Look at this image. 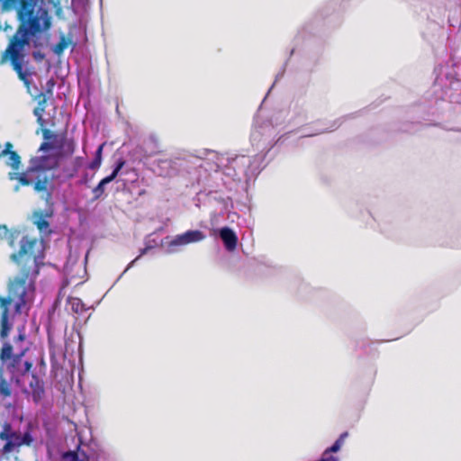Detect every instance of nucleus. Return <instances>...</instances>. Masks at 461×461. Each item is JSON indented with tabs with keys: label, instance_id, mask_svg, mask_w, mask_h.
<instances>
[{
	"label": "nucleus",
	"instance_id": "obj_14",
	"mask_svg": "<svg viewBox=\"0 0 461 461\" xmlns=\"http://www.w3.org/2000/svg\"><path fill=\"white\" fill-rule=\"evenodd\" d=\"M68 304L72 312L77 314H82L86 311V307L81 299L77 297H70L68 299Z\"/></svg>",
	"mask_w": 461,
	"mask_h": 461
},
{
	"label": "nucleus",
	"instance_id": "obj_28",
	"mask_svg": "<svg viewBox=\"0 0 461 461\" xmlns=\"http://www.w3.org/2000/svg\"><path fill=\"white\" fill-rule=\"evenodd\" d=\"M32 366V363L29 361L24 362V370L22 372L23 375H25L26 373H28Z\"/></svg>",
	"mask_w": 461,
	"mask_h": 461
},
{
	"label": "nucleus",
	"instance_id": "obj_15",
	"mask_svg": "<svg viewBox=\"0 0 461 461\" xmlns=\"http://www.w3.org/2000/svg\"><path fill=\"white\" fill-rule=\"evenodd\" d=\"M77 169L69 161H68L62 166L61 174L57 177L62 176L66 179H70L73 178L77 174Z\"/></svg>",
	"mask_w": 461,
	"mask_h": 461
},
{
	"label": "nucleus",
	"instance_id": "obj_3",
	"mask_svg": "<svg viewBox=\"0 0 461 461\" xmlns=\"http://www.w3.org/2000/svg\"><path fill=\"white\" fill-rule=\"evenodd\" d=\"M59 166L58 158L55 156H41L32 160L31 167L33 168L39 177L34 183V191L37 193H45L46 199L51 196L52 181L54 176L48 174L49 171L57 168Z\"/></svg>",
	"mask_w": 461,
	"mask_h": 461
},
{
	"label": "nucleus",
	"instance_id": "obj_12",
	"mask_svg": "<svg viewBox=\"0 0 461 461\" xmlns=\"http://www.w3.org/2000/svg\"><path fill=\"white\" fill-rule=\"evenodd\" d=\"M33 223L37 226L38 230L43 233H50V223L47 220L44 219V216L41 212H38L34 213V221Z\"/></svg>",
	"mask_w": 461,
	"mask_h": 461
},
{
	"label": "nucleus",
	"instance_id": "obj_5",
	"mask_svg": "<svg viewBox=\"0 0 461 461\" xmlns=\"http://www.w3.org/2000/svg\"><path fill=\"white\" fill-rule=\"evenodd\" d=\"M205 239V235L198 230H187L185 233L176 235L170 242L169 247L187 245L199 242Z\"/></svg>",
	"mask_w": 461,
	"mask_h": 461
},
{
	"label": "nucleus",
	"instance_id": "obj_7",
	"mask_svg": "<svg viewBox=\"0 0 461 461\" xmlns=\"http://www.w3.org/2000/svg\"><path fill=\"white\" fill-rule=\"evenodd\" d=\"M53 95V92L50 89H46L45 92L37 94L33 98L37 101V105L33 110V114L37 117V122L40 124L43 122V114L47 107V101Z\"/></svg>",
	"mask_w": 461,
	"mask_h": 461
},
{
	"label": "nucleus",
	"instance_id": "obj_22",
	"mask_svg": "<svg viewBox=\"0 0 461 461\" xmlns=\"http://www.w3.org/2000/svg\"><path fill=\"white\" fill-rule=\"evenodd\" d=\"M78 456L77 452L74 451H68L64 453L63 455V460L64 461H77Z\"/></svg>",
	"mask_w": 461,
	"mask_h": 461
},
{
	"label": "nucleus",
	"instance_id": "obj_27",
	"mask_svg": "<svg viewBox=\"0 0 461 461\" xmlns=\"http://www.w3.org/2000/svg\"><path fill=\"white\" fill-rule=\"evenodd\" d=\"M149 249H150V247H146V248L140 249V255L135 259H133L131 261V265H133L137 260H139L143 255H145L148 252V250Z\"/></svg>",
	"mask_w": 461,
	"mask_h": 461
},
{
	"label": "nucleus",
	"instance_id": "obj_1",
	"mask_svg": "<svg viewBox=\"0 0 461 461\" xmlns=\"http://www.w3.org/2000/svg\"><path fill=\"white\" fill-rule=\"evenodd\" d=\"M43 258L42 241L28 235L23 236L20 240L19 250L11 254L10 258L18 267V272L7 283V296L0 295L2 339L8 336L12 328L8 321L9 305L14 303L16 313L23 312L29 297L34 294Z\"/></svg>",
	"mask_w": 461,
	"mask_h": 461
},
{
	"label": "nucleus",
	"instance_id": "obj_17",
	"mask_svg": "<svg viewBox=\"0 0 461 461\" xmlns=\"http://www.w3.org/2000/svg\"><path fill=\"white\" fill-rule=\"evenodd\" d=\"M72 43V41L69 38L62 35L59 41V42L54 46L53 51L56 55H61L64 50Z\"/></svg>",
	"mask_w": 461,
	"mask_h": 461
},
{
	"label": "nucleus",
	"instance_id": "obj_24",
	"mask_svg": "<svg viewBox=\"0 0 461 461\" xmlns=\"http://www.w3.org/2000/svg\"><path fill=\"white\" fill-rule=\"evenodd\" d=\"M69 162L77 169V171L80 169V167L83 165V158L82 157H76L73 159L69 160Z\"/></svg>",
	"mask_w": 461,
	"mask_h": 461
},
{
	"label": "nucleus",
	"instance_id": "obj_31",
	"mask_svg": "<svg viewBox=\"0 0 461 461\" xmlns=\"http://www.w3.org/2000/svg\"><path fill=\"white\" fill-rule=\"evenodd\" d=\"M59 13H61V8L60 7L57 10V14H59Z\"/></svg>",
	"mask_w": 461,
	"mask_h": 461
},
{
	"label": "nucleus",
	"instance_id": "obj_9",
	"mask_svg": "<svg viewBox=\"0 0 461 461\" xmlns=\"http://www.w3.org/2000/svg\"><path fill=\"white\" fill-rule=\"evenodd\" d=\"M38 174H36L33 168L30 166L25 172H11L9 173V178L11 180H17L21 185L28 186L33 185L39 179L36 177Z\"/></svg>",
	"mask_w": 461,
	"mask_h": 461
},
{
	"label": "nucleus",
	"instance_id": "obj_23",
	"mask_svg": "<svg viewBox=\"0 0 461 461\" xmlns=\"http://www.w3.org/2000/svg\"><path fill=\"white\" fill-rule=\"evenodd\" d=\"M42 134H43V138L46 141H50L51 140H55L57 135L51 131L49 129H44L42 131Z\"/></svg>",
	"mask_w": 461,
	"mask_h": 461
},
{
	"label": "nucleus",
	"instance_id": "obj_11",
	"mask_svg": "<svg viewBox=\"0 0 461 461\" xmlns=\"http://www.w3.org/2000/svg\"><path fill=\"white\" fill-rule=\"evenodd\" d=\"M23 355V351H22L19 354L14 355L13 347L9 343H5L0 350V360L5 363L7 360L12 359V366H14L21 360Z\"/></svg>",
	"mask_w": 461,
	"mask_h": 461
},
{
	"label": "nucleus",
	"instance_id": "obj_29",
	"mask_svg": "<svg viewBox=\"0 0 461 461\" xmlns=\"http://www.w3.org/2000/svg\"><path fill=\"white\" fill-rule=\"evenodd\" d=\"M55 86V82L53 79H50L48 82H47V89H50L52 92H53V87Z\"/></svg>",
	"mask_w": 461,
	"mask_h": 461
},
{
	"label": "nucleus",
	"instance_id": "obj_8",
	"mask_svg": "<svg viewBox=\"0 0 461 461\" xmlns=\"http://www.w3.org/2000/svg\"><path fill=\"white\" fill-rule=\"evenodd\" d=\"M28 378L32 401L39 403L45 395L44 383L33 373Z\"/></svg>",
	"mask_w": 461,
	"mask_h": 461
},
{
	"label": "nucleus",
	"instance_id": "obj_25",
	"mask_svg": "<svg viewBox=\"0 0 461 461\" xmlns=\"http://www.w3.org/2000/svg\"><path fill=\"white\" fill-rule=\"evenodd\" d=\"M53 149V145L50 141H43L40 146V150L48 151Z\"/></svg>",
	"mask_w": 461,
	"mask_h": 461
},
{
	"label": "nucleus",
	"instance_id": "obj_19",
	"mask_svg": "<svg viewBox=\"0 0 461 461\" xmlns=\"http://www.w3.org/2000/svg\"><path fill=\"white\" fill-rule=\"evenodd\" d=\"M105 143H102L95 151V156L93 161L89 164L90 169H96L101 166L102 163V153Z\"/></svg>",
	"mask_w": 461,
	"mask_h": 461
},
{
	"label": "nucleus",
	"instance_id": "obj_18",
	"mask_svg": "<svg viewBox=\"0 0 461 461\" xmlns=\"http://www.w3.org/2000/svg\"><path fill=\"white\" fill-rule=\"evenodd\" d=\"M8 161L7 165H9L14 170H18L21 164V158L16 151H12L8 153Z\"/></svg>",
	"mask_w": 461,
	"mask_h": 461
},
{
	"label": "nucleus",
	"instance_id": "obj_26",
	"mask_svg": "<svg viewBox=\"0 0 461 461\" xmlns=\"http://www.w3.org/2000/svg\"><path fill=\"white\" fill-rule=\"evenodd\" d=\"M13 144L11 142H6L5 145V149L2 151V155L6 156L8 153L12 152Z\"/></svg>",
	"mask_w": 461,
	"mask_h": 461
},
{
	"label": "nucleus",
	"instance_id": "obj_10",
	"mask_svg": "<svg viewBox=\"0 0 461 461\" xmlns=\"http://www.w3.org/2000/svg\"><path fill=\"white\" fill-rule=\"evenodd\" d=\"M220 237L223 241L225 249L228 251H233L238 245V237L236 233L229 227H223L219 231Z\"/></svg>",
	"mask_w": 461,
	"mask_h": 461
},
{
	"label": "nucleus",
	"instance_id": "obj_2",
	"mask_svg": "<svg viewBox=\"0 0 461 461\" xmlns=\"http://www.w3.org/2000/svg\"><path fill=\"white\" fill-rule=\"evenodd\" d=\"M38 0H0L2 12L16 11L20 23L14 35L5 50L2 59H9L13 69L19 79L24 84L28 92L32 84L31 77L35 74V68L24 61L22 50L30 43V37L47 31L51 25L50 16L46 8H36Z\"/></svg>",
	"mask_w": 461,
	"mask_h": 461
},
{
	"label": "nucleus",
	"instance_id": "obj_20",
	"mask_svg": "<svg viewBox=\"0 0 461 461\" xmlns=\"http://www.w3.org/2000/svg\"><path fill=\"white\" fill-rule=\"evenodd\" d=\"M62 149H63L62 154L64 156L73 155V153L75 152V149H76V143H75L74 140H72V139L66 140L63 143Z\"/></svg>",
	"mask_w": 461,
	"mask_h": 461
},
{
	"label": "nucleus",
	"instance_id": "obj_4",
	"mask_svg": "<svg viewBox=\"0 0 461 461\" xmlns=\"http://www.w3.org/2000/svg\"><path fill=\"white\" fill-rule=\"evenodd\" d=\"M33 437L29 430L23 434L13 429L10 423L5 422L0 431V453L9 455L19 451L22 446H31Z\"/></svg>",
	"mask_w": 461,
	"mask_h": 461
},
{
	"label": "nucleus",
	"instance_id": "obj_13",
	"mask_svg": "<svg viewBox=\"0 0 461 461\" xmlns=\"http://www.w3.org/2000/svg\"><path fill=\"white\" fill-rule=\"evenodd\" d=\"M21 232L18 230L10 231L5 225H0V239L6 238L10 247H14L15 240L18 239Z\"/></svg>",
	"mask_w": 461,
	"mask_h": 461
},
{
	"label": "nucleus",
	"instance_id": "obj_30",
	"mask_svg": "<svg viewBox=\"0 0 461 461\" xmlns=\"http://www.w3.org/2000/svg\"><path fill=\"white\" fill-rule=\"evenodd\" d=\"M18 339H19L20 340H23V339H24V335L20 334V335L18 336Z\"/></svg>",
	"mask_w": 461,
	"mask_h": 461
},
{
	"label": "nucleus",
	"instance_id": "obj_6",
	"mask_svg": "<svg viewBox=\"0 0 461 461\" xmlns=\"http://www.w3.org/2000/svg\"><path fill=\"white\" fill-rule=\"evenodd\" d=\"M125 160L123 158L118 159L116 162L115 167L113 172L103 178L99 184L93 189V194L95 199H98L104 193V185L113 181L122 167L125 166Z\"/></svg>",
	"mask_w": 461,
	"mask_h": 461
},
{
	"label": "nucleus",
	"instance_id": "obj_21",
	"mask_svg": "<svg viewBox=\"0 0 461 461\" xmlns=\"http://www.w3.org/2000/svg\"><path fill=\"white\" fill-rule=\"evenodd\" d=\"M147 145H152L153 146V149H151L147 154L148 157H152V156L158 155V154L162 152V150L160 149V146H159V143H158V140L156 138H154V137L149 138Z\"/></svg>",
	"mask_w": 461,
	"mask_h": 461
},
{
	"label": "nucleus",
	"instance_id": "obj_16",
	"mask_svg": "<svg viewBox=\"0 0 461 461\" xmlns=\"http://www.w3.org/2000/svg\"><path fill=\"white\" fill-rule=\"evenodd\" d=\"M12 394V389L9 383L4 378L3 368L0 367V395L3 398L10 397Z\"/></svg>",
	"mask_w": 461,
	"mask_h": 461
}]
</instances>
